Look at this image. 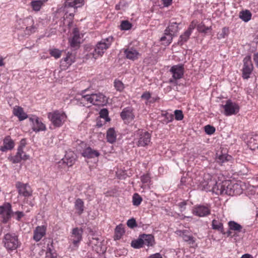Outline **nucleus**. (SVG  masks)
<instances>
[{
  "mask_svg": "<svg viewBox=\"0 0 258 258\" xmlns=\"http://www.w3.org/2000/svg\"><path fill=\"white\" fill-rule=\"evenodd\" d=\"M84 0H66L63 6L58 11L63 14L64 20H69V23H72L77 9L82 7Z\"/></svg>",
  "mask_w": 258,
  "mask_h": 258,
  "instance_id": "nucleus-1",
  "label": "nucleus"
},
{
  "mask_svg": "<svg viewBox=\"0 0 258 258\" xmlns=\"http://www.w3.org/2000/svg\"><path fill=\"white\" fill-rule=\"evenodd\" d=\"M2 243L8 252H12L17 250L22 245L19 235L13 232H8L4 234L2 239Z\"/></svg>",
  "mask_w": 258,
  "mask_h": 258,
  "instance_id": "nucleus-2",
  "label": "nucleus"
},
{
  "mask_svg": "<svg viewBox=\"0 0 258 258\" xmlns=\"http://www.w3.org/2000/svg\"><path fill=\"white\" fill-rule=\"evenodd\" d=\"M237 184H233L229 180H225L222 181L216 182L212 188V191L216 195H227L234 196L236 194L235 189L237 188Z\"/></svg>",
  "mask_w": 258,
  "mask_h": 258,
  "instance_id": "nucleus-3",
  "label": "nucleus"
},
{
  "mask_svg": "<svg viewBox=\"0 0 258 258\" xmlns=\"http://www.w3.org/2000/svg\"><path fill=\"white\" fill-rule=\"evenodd\" d=\"M180 24V23L170 22L168 26L164 30V35L160 38V40L163 42V44L168 45L171 43L173 37L176 35L179 30L178 25Z\"/></svg>",
  "mask_w": 258,
  "mask_h": 258,
  "instance_id": "nucleus-4",
  "label": "nucleus"
},
{
  "mask_svg": "<svg viewBox=\"0 0 258 258\" xmlns=\"http://www.w3.org/2000/svg\"><path fill=\"white\" fill-rule=\"evenodd\" d=\"M48 118L55 127H60L66 121L67 116L63 111L55 110L48 113Z\"/></svg>",
  "mask_w": 258,
  "mask_h": 258,
  "instance_id": "nucleus-5",
  "label": "nucleus"
},
{
  "mask_svg": "<svg viewBox=\"0 0 258 258\" xmlns=\"http://www.w3.org/2000/svg\"><path fill=\"white\" fill-rule=\"evenodd\" d=\"M112 41L113 36H110L98 42L92 53L93 57L96 59L97 57L101 56L105 51L111 45Z\"/></svg>",
  "mask_w": 258,
  "mask_h": 258,
  "instance_id": "nucleus-6",
  "label": "nucleus"
},
{
  "mask_svg": "<svg viewBox=\"0 0 258 258\" xmlns=\"http://www.w3.org/2000/svg\"><path fill=\"white\" fill-rule=\"evenodd\" d=\"M151 134L147 131H138L134 142L138 147H144L151 142Z\"/></svg>",
  "mask_w": 258,
  "mask_h": 258,
  "instance_id": "nucleus-7",
  "label": "nucleus"
},
{
  "mask_svg": "<svg viewBox=\"0 0 258 258\" xmlns=\"http://www.w3.org/2000/svg\"><path fill=\"white\" fill-rule=\"evenodd\" d=\"M88 244L97 253H103L105 250V247L102 244L101 238L95 235H93L91 238L89 237V241Z\"/></svg>",
  "mask_w": 258,
  "mask_h": 258,
  "instance_id": "nucleus-8",
  "label": "nucleus"
},
{
  "mask_svg": "<svg viewBox=\"0 0 258 258\" xmlns=\"http://www.w3.org/2000/svg\"><path fill=\"white\" fill-rule=\"evenodd\" d=\"M15 185L20 196L27 198L32 196L33 191L28 183L17 181Z\"/></svg>",
  "mask_w": 258,
  "mask_h": 258,
  "instance_id": "nucleus-9",
  "label": "nucleus"
},
{
  "mask_svg": "<svg viewBox=\"0 0 258 258\" xmlns=\"http://www.w3.org/2000/svg\"><path fill=\"white\" fill-rule=\"evenodd\" d=\"M224 109V114L226 116H230L237 114L239 111V106L236 103L232 102L229 99L226 101L225 105H221Z\"/></svg>",
  "mask_w": 258,
  "mask_h": 258,
  "instance_id": "nucleus-10",
  "label": "nucleus"
},
{
  "mask_svg": "<svg viewBox=\"0 0 258 258\" xmlns=\"http://www.w3.org/2000/svg\"><path fill=\"white\" fill-rule=\"evenodd\" d=\"M13 211L10 203L5 202L0 206V215L2 216L4 222H7L12 217Z\"/></svg>",
  "mask_w": 258,
  "mask_h": 258,
  "instance_id": "nucleus-11",
  "label": "nucleus"
},
{
  "mask_svg": "<svg viewBox=\"0 0 258 258\" xmlns=\"http://www.w3.org/2000/svg\"><path fill=\"white\" fill-rule=\"evenodd\" d=\"M252 70L253 65L251 62V57L250 56L247 55L243 59V67L242 69V77L243 79H248Z\"/></svg>",
  "mask_w": 258,
  "mask_h": 258,
  "instance_id": "nucleus-12",
  "label": "nucleus"
},
{
  "mask_svg": "<svg viewBox=\"0 0 258 258\" xmlns=\"http://www.w3.org/2000/svg\"><path fill=\"white\" fill-rule=\"evenodd\" d=\"M80 31L78 28H75L73 30V36L69 39V43L71 48H77L81 43Z\"/></svg>",
  "mask_w": 258,
  "mask_h": 258,
  "instance_id": "nucleus-13",
  "label": "nucleus"
},
{
  "mask_svg": "<svg viewBox=\"0 0 258 258\" xmlns=\"http://www.w3.org/2000/svg\"><path fill=\"white\" fill-rule=\"evenodd\" d=\"M29 120L32 123V130L37 133L46 130L45 125L37 116L29 117Z\"/></svg>",
  "mask_w": 258,
  "mask_h": 258,
  "instance_id": "nucleus-14",
  "label": "nucleus"
},
{
  "mask_svg": "<svg viewBox=\"0 0 258 258\" xmlns=\"http://www.w3.org/2000/svg\"><path fill=\"white\" fill-rule=\"evenodd\" d=\"M193 214L199 217H205L210 214L211 210L208 206L198 205L194 207Z\"/></svg>",
  "mask_w": 258,
  "mask_h": 258,
  "instance_id": "nucleus-15",
  "label": "nucleus"
},
{
  "mask_svg": "<svg viewBox=\"0 0 258 258\" xmlns=\"http://www.w3.org/2000/svg\"><path fill=\"white\" fill-rule=\"evenodd\" d=\"M170 72L172 74L174 80H176L182 78L184 74L183 65L179 64L172 66Z\"/></svg>",
  "mask_w": 258,
  "mask_h": 258,
  "instance_id": "nucleus-16",
  "label": "nucleus"
},
{
  "mask_svg": "<svg viewBox=\"0 0 258 258\" xmlns=\"http://www.w3.org/2000/svg\"><path fill=\"white\" fill-rule=\"evenodd\" d=\"M120 116L124 122H131L135 118L133 109L131 107L124 108L120 113Z\"/></svg>",
  "mask_w": 258,
  "mask_h": 258,
  "instance_id": "nucleus-17",
  "label": "nucleus"
},
{
  "mask_svg": "<svg viewBox=\"0 0 258 258\" xmlns=\"http://www.w3.org/2000/svg\"><path fill=\"white\" fill-rule=\"evenodd\" d=\"M92 104L96 106H104L107 103V98L102 93H93Z\"/></svg>",
  "mask_w": 258,
  "mask_h": 258,
  "instance_id": "nucleus-18",
  "label": "nucleus"
},
{
  "mask_svg": "<svg viewBox=\"0 0 258 258\" xmlns=\"http://www.w3.org/2000/svg\"><path fill=\"white\" fill-rule=\"evenodd\" d=\"M46 227L44 225L37 226L33 232V239L36 242L39 241L46 234Z\"/></svg>",
  "mask_w": 258,
  "mask_h": 258,
  "instance_id": "nucleus-19",
  "label": "nucleus"
},
{
  "mask_svg": "<svg viewBox=\"0 0 258 258\" xmlns=\"http://www.w3.org/2000/svg\"><path fill=\"white\" fill-rule=\"evenodd\" d=\"M15 142L11 136H7L3 140V145L0 147V150L3 152L12 150L15 147Z\"/></svg>",
  "mask_w": 258,
  "mask_h": 258,
  "instance_id": "nucleus-20",
  "label": "nucleus"
},
{
  "mask_svg": "<svg viewBox=\"0 0 258 258\" xmlns=\"http://www.w3.org/2000/svg\"><path fill=\"white\" fill-rule=\"evenodd\" d=\"M75 61V55L71 52H68L66 57L63 58L60 60V67L62 69L66 70Z\"/></svg>",
  "mask_w": 258,
  "mask_h": 258,
  "instance_id": "nucleus-21",
  "label": "nucleus"
},
{
  "mask_svg": "<svg viewBox=\"0 0 258 258\" xmlns=\"http://www.w3.org/2000/svg\"><path fill=\"white\" fill-rule=\"evenodd\" d=\"M72 234V243L75 246H78L82 240L83 230L82 229H79L77 227L73 228Z\"/></svg>",
  "mask_w": 258,
  "mask_h": 258,
  "instance_id": "nucleus-22",
  "label": "nucleus"
},
{
  "mask_svg": "<svg viewBox=\"0 0 258 258\" xmlns=\"http://www.w3.org/2000/svg\"><path fill=\"white\" fill-rule=\"evenodd\" d=\"M86 91V90H84L82 91V96L81 98L78 99L80 101V104L83 106L89 107L87 106V104L90 103L92 104L93 101V93L91 94H84Z\"/></svg>",
  "mask_w": 258,
  "mask_h": 258,
  "instance_id": "nucleus-23",
  "label": "nucleus"
},
{
  "mask_svg": "<svg viewBox=\"0 0 258 258\" xmlns=\"http://www.w3.org/2000/svg\"><path fill=\"white\" fill-rule=\"evenodd\" d=\"M124 53L127 59L132 60L137 59L141 55L140 53L133 47H130L125 49Z\"/></svg>",
  "mask_w": 258,
  "mask_h": 258,
  "instance_id": "nucleus-24",
  "label": "nucleus"
},
{
  "mask_svg": "<svg viewBox=\"0 0 258 258\" xmlns=\"http://www.w3.org/2000/svg\"><path fill=\"white\" fill-rule=\"evenodd\" d=\"M143 239V245L148 247L153 246L155 244L154 237L152 234H140Z\"/></svg>",
  "mask_w": 258,
  "mask_h": 258,
  "instance_id": "nucleus-25",
  "label": "nucleus"
},
{
  "mask_svg": "<svg viewBox=\"0 0 258 258\" xmlns=\"http://www.w3.org/2000/svg\"><path fill=\"white\" fill-rule=\"evenodd\" d=\"M29 156L24 153L23 149H17V152L15 156L12 157V161L14 163H18L22 160H26L28 159Z\"/></svg>",
  "mask_w": 258,
  "mask_h": 258,
  "instance_id": "nucleus-26",
  "label": "nucleus"
},
{
  "mask_svg": "<svg viewBox=\"0 0 258 258\" xmlns=\"http://www.w3.org/2000/svg\"><path fill=\"white\" fill-rule=\"evenodd\" d=\"M76 160V155L73 152H67L64 158L63 159V163H66L69 167L74 164Z\"/></svg>",
  "mask_w": 258,
  "mask_h": 258,
  "instance_id": "nucleus-27",
  "label": "nucleus"
},
{
  "mask_svg": "<svg viewBox=\"0 0 258 258\" xmlns=\"http://www.w3.org/2000/svg\"><path fill=\"white\" fill-rule=\"evenodd\" d=\"M211 226L213 230H217L223 235L226 234L221 220L213 219L212 221Z\"/></svg>",
  "mask_w": 258,
  "mask_h": 258,
  "instance_id": "nucleus-28",
  "label": "nucleus"
},
{
  "mask_svg": "<svg viewBox=\"0 0 258 258\" xmlns=\"http://www.w3.org/2000/svg\"><path fill=\"white\" fill-rule=\"evenodd\" d=\"M13 113L15 116L19 118L20 121H22L28 117L27 114L24 111L23 108L20 106H16L14 107Z\"/></svg>",
  "mask_w": 258,
  "mask_h": 258,
  "instance_id": "nucleus-29",
  "label": "nucleus"
},
{
  "mask_svg": "<svg viewBox=\"0 0 258 258\" xmlns=\"http://www.w3.org/2000/svg\"><path fill=\"white\" fill-rule=\"evenodd\" d=\"M82 155L84 157L88 158H93L94 157H98L100 153L97 150H93L90 147H88L85 149L82 153Z\"/></svg>",
  "mask_w": 258,
  "mask_h": 258,
  "instance_id": "nucleus-30",
  "label": "nucleus"
},
{
  "mask_svg": "<svg viewBox=\"0 0 258 258\" xmlns=\"http://www.w3.org/2000/svg\"><path fill=\"white\" fill-rule=\"evenodd\" d=\"M47 1L48 0H33L30 3V6L34 11L39 12Z\"/></svg>",
  "mask_w": 258,
  "mask_h": 258,
  "instance_id": "nucleus-31",
  "label": "nucleus"
},
{
  "mask_svg": "<svg viewBox=\"0 0 258 258\" xmlns=\"http://www.w3.org/2000/svg\"><path fill=\"white\" fill-rule=\"evenodd\" d=\"M74 207L78 215H81L83 213L85 206L84 202L82 199L80 198L76 199L74 203Z\"/></svg>",
  "mask_w": 258,
  "mask_h": 258,
  "instance_id": "nucleus-32",
  "label": "nucleus"
},
{
  "mask_svg": "<svg viewBox=\"0 0 258 258\" xmlns=\"http://www.w3.org/2000/svg\"><path fill=\"white\" fill-rule=\"evenodd\" d=\"M29 21H30V24L32 25L29 27H26V30H25V33L27 35H30L33 33H34L35 32V30L36 29V27L34 26V21L32 18H27L24 20V23H29Z\"/></svg>",
  "mask_w": 258,
  "mask_h": 258,
  "instance_id": "nucleus-33",
  "label": "nucleus"
},
{
  "mask_svg": "<svg viewBox=\"0 0 258 258\" xmlns=\"http://www.w3.org/2000/svg\"><path fill=\"white\" fill-rule=\"evenodd\" d=\"M114 233V239L118 240L120 239L125 233L123 225L121 224L117 225L115 228Z\"/></svg>",
  "mask_w": 258,
  "mask_h": 258,
  "instance_id": "nucleus-34",
  "label": "nucleus"
},
{
  "mask_svg": "<svg viewBox=\"0 0 258 258\" xmlns=\"http://www.w3.org/2000/svg\"><path fill=\"white\" fill-rule=\"evenodd\" d=\"M46 258H57V253L54 249L52 243L47 244Z\"/></svg>",
  "mask_w": 258,
  "mask_h": 258,
  "instance_id": "nucleus-35",
  "label": "nucleus"
},
{
  "mask_svg": "<svg viewBox=\"0 0 258 258\" xmlns=\"http://www.w3.org/2000/svg\"><path fill=\"white\" fill-rule=\"evenodd\" d=\"M131 245L132 247L136 249H139L143 247V239L141 238V235H139L138 238L132 241Z\"/></svg>",
  "mask_w": 258,
  "mask_h": 258,
  "instance_id": "nucleus-36",
  "label": "nucleus"
},
{
  "mask_svg": "<svg viewBox=\"0 0 258 258\" xmlns=\"http://www.w3.org/2000/svg\"><path fill=\"white\" fill-rule=\"evenodd\" d=\"M228 225L230 230L240 232L242 229L241 225L234 221H230Z\"/></svg>",
  "mask_w": 258,
  "mask_h": 258,
  "instance_id": "nucleus-37",
  "label": "nucleus"
},
{
  "mask_svg": "<svg viewBox=\"0 0 258 258\" xmlns=\"http://www.w3.org/2000/svg\"><path fill=\"white\" fill-rule=\"evenodd\" d=\"M251 17V14L248 10L242 11L239 13V18L245 22L249 21Z\"/></svg>",
  "mask_w": 258,
  "mask_h": 258,
  "instance_id": "nucleus-38",
  "label": "nucleus"
},
{
  "mask_svg": "<svg viewBox=\"0 0 258 258\" xmlns=\"http://www.w3.org/2000/svg\"><path fill=\"white\" fill-rule=\"evenodd\" d=\"M190 35L191 33L185 31L183 34L180 35L178 41V44L179 45H182L184 42H186L188 40Z\"/></svg>",
  "mask_w": 258,
  "mask_h": 258,
  "instance_id": "nucleus-39",
  "label": "nucleus"
},
{
  "mask_svg": "<svg viewBox=\"0 0 258 258\" xmlns=\"http://www.w3.org/2000/svg\"><path fill=\"white\" fill-rule=\"evenodd\" d=\"M99 117L103 118L105 120V122H108L110 120V118L108 116V110L106 108H103L100 110L99 112Z\"/></svg>",
  "mask_w": 258,
  "mask_h": 258,
  "instance_id": "nucleus-40",
  "label": "nucleus"
},
{
  "mask_svg": "<svg viewBox=\"0 0 258 258\" xmlns=\"http://www.w3.org/2000/svg\"><path fill=\"white\" fill-rule=\"evenodd\" d=\"M143 200L142 198L137 193L134 194L133 196V204L134 206H139Z\"/></svg>",
  "mask_w": 258,
  "mask_h": 258,
  "instance_id": "nucleus-41",
  "label": "nucleus"
},
{
  "mask_svg": "<svg viewBox=\"0 0 258 258\" xmlns=\"http://www.w3.org/2000/svg\"><path fill=\"white\" fill-rule=\"evenodd\" d=\"M61 52L62 51L56 48H53L49 50V53L51 56L54 57L55 59L60 57Z\"/></svg>",
  "mask_w": 258,
  "mask_h": 258,
  "instance_id": "nucleus-42",
  "label": "nucleus"
},
{
  "mask_svg": "<svg viewBox=\"0 0 258 258\" xmlns=\"http://www.w3.org/2000/svg\"><path fill=\"white\" fill-rule=\"evenodd\" d=\"M198 30L203 33H207L208 31L212 29L211 27H206L204 24H200L197 26Z\"/></svg>",
  "mask_w": 258,
  "mask_h": 258,
  "instance_id": "nucleus-43",
  "label": "nucleus"
},
{
  "mask_svg": "<svg viewBox=\"0 0 258 258\" xmlns=\"http://www.w3.org/2000/svg\"><path fill=\"white\" fill-rule=\"evenodd\" d=\"M132 24L128 21H122L120 24V29L123 30H128L131 28Z\"/></svg>",
  "mask_w": 258,
  "mask_h": 258,
  "instance_id": "nucleus-44",
  "label": "nucleus"
},
{
  "mask_svg": "<svg viewBox=\"0 0 258 258\" xmlns=\"http://www.w3.org/2000/svg\"><path fill=\"white\" fill-rule=\"evenodd\" d=\"M231 156H229L228 155L225 154H222L219 155L217 157L216 160L217 162L220 164H222L224 163L225 161H227L229 160V158H230Z\"/></svg>",
  "mask_w": 258,
  "mask_h": 258,
  "instance_id": "nucleus-45",
  "label": "nucleus"
},
{
  "mask_svg": "<svg viewBox=\"0 0 258 258\" xmlns=\"http://www.w3.org/2000/svg\"><path fill=\"white\" fill-rule=\"evenodd\" d=\"M25 216V214L22 211H16L13 212L12 214V216L14 219H15L18 221H20L21 219Z\"/></svg>",
  "mask_w": 258,
  "mask_h": 258,
  "instance_id": "nucleus-46",
  "label": "nucleus"
},
{
  "mask_svg": "<svg viewBox=\"0 0 258 258\" xmlns=\"http://www.w3.org/2000/svg\"><path fill=\"white\" fill-rule=\"evenodd\" d=\"M106 139L108 142L113 144V127H110L106 134Z\"/></svg>",
  "mask_w": 258,
  "mask_h": 258,
  "instance_id": "nucleus-47",
  "label": "nucleus"
},
{
  "mask_svg": "<svg viewBox=\"0 0 258 258\" xmlns=\"http://www.w3.org/2000/svg\"><path fill=\"white\" fill-rule=\"evenodd\" d=\"M229 29L227 27H224L222 28L221 33H219L217 34V38L219 39L224 38L228 34Z\"/></svg>",
  "mask_w": 258,
  "mask_h": 258,
  "instance_id": "nucleus-48",
  "label": "nucleus"
},
{
  "mask_svg": "<svg viewBox=\"0 0 258 258\" xmlns=\"http://www.w3.org/2000/svg\"><path fill=\"white\" fill-rule=\"evenodd\" d=\"M204 128L205 133L209 135L213 134L216 131L215 127L209 124L206 125Z\"/></svg>",
  "mask_w": 258,
  "mask_h": 258,
  "instance_id": "nucleus-49",
  "label": "nucleus"
},
{
  "mask_svg": "<svg viewBox=\"0 0 258 258\" xmlns=\"http://www.w3.org/2000/svg\"><path fill=\"white\" fill-rule=\"evenodd\" d=\"M114 87L115 88L116 90L119 92L122 91L124 88L123 83L121 81L116 80L114 81Z\"/></svg>",
  "mask_w": 258,
  "mask_h": 258,
  "instance_id": "nucleus-50",
  "label": "nucleus"
},
{
  "mask_svg": "<svg viewBox=\"0 0 258 258\" xmlns=\"http://www.w3.org/2000/svg\"><path fill=\"white\" fill-rule=\"evenodd\" d=\"M126 224H127V226L131 229H133L138 226L136 220L134 218H132L129 220H128L127 221Z\"/></svg>",
  "mask_w": 258,
  "mask_h": 258,
  "instance_id": "nucleus-51",
  "label": "nucleus"
},
{
  "mask_svg": "<svg viewBox=\"0 0 258 258\" xmlns=\"http://www.w3.org/2000/svg\"><path fill=\"white\" fill-rule=\"evenodd\" d=\"M175 119L176 120H181L183 118V114L181 110H175L174 111Z\"/></svg>",
  "mask_w": 258,
  "mask_h": 258,
  "instance_id": "nucleus-52",
  "label": "nucleus"
},
{
  "mask_svg": "<svg viewBox=\"0 0 258 258\" xmlns=\"http://www.w3.org/2000/svg\"><path fill=\"white\" fill-rule=\"evenodd\" d=\"M183 239L185 241L188 242L190 244H192L195 242L194 237L192 236L184 235Z\"/></svg>",
  "mask_w": 258,
  "mask_h": 258,
  "instance_id": "nucleus-53",
  "label": "nucleus"
},
{
  "mask_svg": "<svg viewBox=\"0 0 258 258\" xmlns=\"http://www.w3.org/2000/svg\"><path fill=\"white\" fill-rule=\"evenodd\" d=\"M165 119L164 120V121L167 124L172 122L174 119V116L172 114H169L167 113L165 114Z\"/></svg>",
  "mask_w": 258,
  "mask_h": 258,
  "instance_id": "nucleus-54",
  "label": "nucleus"
},
{
  "mask_svg": "<svg viewBox=\"0 0 258 258\" xmlns=\"http://www.w3.org/2000/svg\"><path fill=\"white\" fill-rule=\"evenodd\" d=\"M125 175V173L123 171L118 170L116 172V176L119 179H124Z\"/></svg>",
  "mask_w": 258,
  "mask_h": 258,
  "instance_id": "nucleus-55",
  "label": "nucleus"
},
{
  "mask_svg": "<svg viewBox=\"0 0 258 258\" xmlns=\"http://www.w3.org/2000/svg\"><path fill=\"white\" fill-rule=\"evenodd\" d=\"M141 181L144 183H147L150 181V177L148 174H144L141 177Z\"/></svg>",
  "mask_w": 258,
  "mask_h": 258,
  "instance_id": "nucleus-56",
  "label": "nucleus"
},
{
  "mask_svg": "<svg viewBox=\"0 0 258 258\" xmlns=\"http://www.w3.org/2000/svg\"><path fill=\"white\" fill-rule=\"evenodd\" d=\"M141 98L148 100L151 98V94L149 92H145L142 95Z\"/></svg>",
  "mask_w": 258,
  "mask_h": 258,
  "instance_id": "nucleus-57",
  "label": "nucleus"
},
{
  "mask_svg": "<svg viewBox=\"0 0 258 258\" xmlns=\"http://www.w3.org/2000/svg\"><path fill=\"white\" fill-rule=\"evenodd\" d=\"M195 27H196V24H195L194 21H192L191 23V24L189 25L186 31H187L191 34L192 31L195 28Z\"/></svg>",
  "mask_w": 258,
  "mask_h": 258,
  "instance_id": "nucleus-58",
  "label": "nucleus"
},
{
  "mask_svg": "<svg viewBox=\"0 0 258 258\" xmlns=\"http://www.w3.org/2000/svg\"><path fill=\"white\" fill-rule=\"evenodd\" d=\"M25 146H26L25 139H22L20 142V145H19L18 149H23L25 147Z\"/></svg>",
  "mask_w": 258,
  "mask_h": 258,
  "instance_id": "nucleus-59",
  "label": "nucleus"
},
{
  "mask_svg": "<svg viewBox=\"0 0 258 258\" xmlns=\"http://www.w3.org/2000/svg\"><path fill=\"white\" fill-rule=\"evenodd\" d=\"M186 205V202L185 201L180 202L178 204V206L181 209V211L185 210Z\"/></svg>",
  "mask_w": 258,
  "mask_h": 258,
  "instance_id": "nucleus-60",
  "label": "nucleus"
},
{
  "mask_svg": "<svg viewBox=\"0 0 258 258\" xmlns=\"http://www.w3.org/2000/svg\"><path fill=\"white\" fill-rule=\"evenodd\" d=\"M147 258H162V256L160 253H156L155 254H151Z\"/></svg>",
  "mask_w": 258,
  "mask_h": 258,
  "instance_id": "nucleus-61",
  "label": "nucleus"
},
{
  "mask_svg": "<svg viewBox=\"0 0 258 258\" xmlns=\"http://www.w3.org/2000/svg\"><path fill=\"white\" fill-rule=\"evenodd\" d=\"M163 2V4L165 7L169 6L171 3L172 0H162Z\"/></svg>",
  "mask_w": 258,
  "mask_h": 258,
  "instance_id": "nucleus-62",
  "label": "nucleus"
},
{
  "mask_svg": "<svg viewBox=\"0 0 258 258\" xmlns=\"http://www.w3.org/2000/svg\"><path fill=\"white\" fill-rule=\"evenodd\" d=\"M253 60L256 66L258 68V53H254L253 55Z\"/></svg>",
  "mask_w": 258,
  "mask_h": 258,
  "instance_id": "nucleus-63",
  "label": "nucleus"
},
{
  "mask_svg": "<svg viewBox=\"0 0 258 258\" xmlns=\"http://www.w3.org/2000/svg\"><path fill=\"white\" fill-rule=\"evenodd\" d=\"M103 124V123L102 122V121L98 118L96 120V126L98 127H101L102 126Z\"/></svg>",
  "mask_w": 258,
  "mask_h": 258,
  "instance_id": "nucleus-64",
  "label": "nucleus"
}]
</instances>
